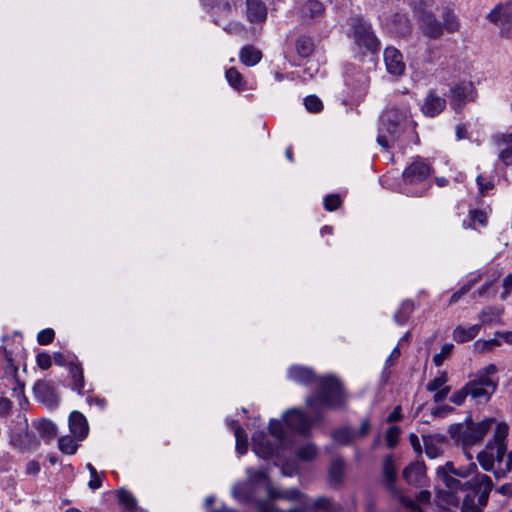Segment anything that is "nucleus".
<instances>
[{"label":"nucleus","mask_w":512,"mask_h":512,"mask_svg":"<svg viewBox=\"0 0 512 512\" xmlns=\"http://www.w3.org/2000/svg\"><path fill=\"white\" fill-rule=\"evenodd\" d=\"M436 478L445 489H436V499L441 506H458L460 497L458 491H463L464 482L446 469V463L436 469Z\"/></svg>","instance_id":"5"},{"label":"nucleus","mask_w":512,"mask_h":512,"mask_svg":"<svg viewBox=\"0 0 512 512\" xmlns=\"http://www.w3.org/2000/svg\"><path fill=\"white\" fill-rule=\"evenodd\" d=\"M36 362L39 368H41L42 370H47L52 365V357L50 354L42 352L37 355Z\"/></svg>","instance_id":"57"},{"label":"nucleus","mask_w":512,"mask_h":512,"mask_svg":"<svg viewBox=\"0 0 512 512\" xmlns=\"http://www.w3.org/2000/svg\"><path fill=\"white\" fill-rule=\"evenodd\" d=\"M383 57L386 70L390 75L400 77L405 73L406 65L403 61V55L398 49L387 47L384 50Z\"/></svg>","instance_id":"12"},{"label":"nucleus","mask_w":512,"mask_h":512,"mask_svg":"<svg viewBox=\"0 0 512 512\" xmlns=\"http://www.w3.org/2000/svg\"><path fill=\"white\" fill-rule=\"evenodd\" d=\"M69 373L73 381L72 388L79 394H83V388L85 384L83 369L79 364L71 363L69 365Z\"/></svg>","instance_id":"32"},{"label":"nucleus","mask_w":512,"mask_h":512,"mask_svg":"<svg viewBox=\"0 0 512 512\" xmlns=\"http://www.w3.org/2000/svg\"><path fill=\"white\" fill-rule=\"evenodd\" d=\"M498 157L506 166L511 165L512 164V148L503 149L499 153Z\"/></svg>","instance_id":"64"},{"label":"nucleus","mask_w":512,"mask_h":512,"mask_svg":"<svg viewBox=\"0 0 512 512\" xmlns=\"http://www.w3.org/2000/svg\"><path fill=\"white\" fill-rule=\"evenodd\" d=\"M295 48L300 57L307 58L315 50L314 41L310 36L301 35L296 39Z\"/></svg>","instance_id":"28"},{"label":"nucleus","mask_w":512,"mask_h":512,"mask_svg":"<svg viewBox=\"0 0 512 512\" xmlns=\"http://www.w3.org/2000/svg\"><path fill=\"white\" fill-rule=\"evenodd\" d=\"M58 447L62 453L72 455L76 453L78 449V444L72 437L62 436L58 440Z\"/></svg>","instance_id":"40"},{"label":"nucleus","mask_w":512,"mask_h":512,"mask_svg":"<svg viewBox=\"0 0 512 512\" xmlns=\"http://www.w3.org/2000/svg\"><path fill=\"white\" fill-rule=\"evenodd\" d=\"M247 474L251 482H263L267 479V475L263 471H256L252 468L247 469Z\"/></svg>","instance_id":"60"},{"label":"nucleus","mask_w":512,"mask_h":512,"mask_svg":"<svg viewBox=\"0 0 512 512\" xmlns=\"http://www.w3.org/2000/svg\"><path fill=\"white\" fill-rule=\"evenodd\" d=\"M400 428L398 426H390L385 433V439L389 448H394L398 443Z\"/></svg>","instance_id":"52"},{"label":"nucleus","mask_w":512,"mask_h":512,"mask_svg":"<svg viewBox=\"0 0 512 512\" xmlns=\"http://www.w3.org/2000/svg\"><path fill=\"white\" fill-rule=\"evenodd\" d=\"M481 194H485L493 189L494 183L491 180H486L483 176L479 175L476 179Z\"/></svg>","instance_id":"59"},{"label":"nucleus","mask_w":512,"mask_h":512,"mask_svg":"<svg viewBox=\"0 0 512 512\" xmlns=\"http://www.w3.org/2000/svg\"><path fill=\"white\" fill-rule=\"evenodd\" d=\"M494 487L491 478L479 473L478 471L464 482L463 491L470 490V494H475L476 497H481V500H488L489 495Z\"/></svg>","instance_id":"10"},{"label":"nucleus","mask_w":512,"mask_h":512,"mask_svg":"<svg viewBox=\"0 0 512 512\" xmlns=\"http://www.w3.org/2000/svg\"><path fill=\"white\" fill-rule=\"evenodd\" d=\"M509 432V426L506 422L496 423L493 437L487 443V450H491L494 453V463L497 466L503 464L504 459L507 456V436Z\"/></svg>","instance_id":"9"},{"label":"nucleus","mask_w":512,"mask_h":512,"mask_svg":"<svg viewBox=\"0 0 512 512\" xmlns=\"http://www.w3.org/2000/svg\"><path fill=\"white\" fill-rule=\"evenodd\" d=\"M469 395L468 389H466V385L459 391L455 392L451 397L450 401L456 405H461L465 401L466 397Z\"/></svg>","instance_id":"58"},{"label":"nucleus","mask_w":512,"mask_h":512,"mask_svg":"<svg viewBox=\"0 0 512 512\" xmlns=\"http://www.w3.org/2000/svg\"><path fill=\"white\" fill-rule=\"evenodd\" d=\"M346 402L347 395L339 379L326 376L319 381L317 391L306 399V405L314 410V416L310 418L302 410L290 409L284 415L285 423L290 429L306 436L314 424L324 419L323 414L317 411L318 406L329 409H345Z\"/></svg>","instance_id":"1"},{"label":"nucleus","mask_w":512,"mask_h":512,"mask_svg":"<svg viewBox=\"0 0 512 512\" xmlns=\"http://www.w3.org/2000/svg\"><path fill=\"white\" fill-rule=\"evenodd\" d=\"M480 328H481L480 324H475L468 328H464L463 326L459 325L453 330V333H452L453 339L457 343L468 342V341L474 339L478 335Z\"/></svg>","instance_id":"24"},{"label":"nucleus","mask_w":512,"mask_h":512,"mask_svg":"<svg viewBox=\"0 0 512 512\" xmlns=\"http://www.w3.org/2000/svg\"><path fill=\"white\" fill-rule=\"evenodd\" d=\"M304 105L311 113H318L323 109L322 101L315 95L307 96L304 99Z\"/></svg>","instance_id":"50"},{"label":"nucleus","mask_w":512,"mask_h":512,"mask_svg":"<svg viewBox=\"0 0 512 512\" xmlns=\"http://www.w3.org/2000/svg\"><path fill=\"white\" fill-rule=\"evenodd\" d=\"M486 19L499 27V36L510 39L512 37V4L510 2L498 3L487 15Z\"/></svg>","instance_id":"6"},{"label":"nucleus","mask_w":512,"mask_h":512,"mask_svg":"<svg viewBox=\"0 0 512 512\" xmlns=\"http://www.w3.org/2000/svg\"><path fill=\"white\" fill-rule=\"evenodd\" d=\"M10 443L20 452L35 450L40 445V441L37 439L36 435L30 432L27 428L19 433L13 434L11 436Z\"/></svg>","instance_id":"15"},{"label":"nucleus","mask_w":512,"mask_h":512,"mask_svg":"<svg viewBox=\"0 0 512 512\" xmlns=\"http://www.w3.org/2000/svg\"><path fill=\"white\" fill-rule=\"evenodd\" d=\"M34 427L40 436L46 438L47 440L53 439L57 434V426L52 421L47 419H41L34 422Z\"/></svg>","instance_id":"31"},{"label":"nucleus","mask_w":512,"mask_h":512,"mask_svg":"<svg viewBox=\"0 0 512 512\" xmlns=\"http://www.w3.org/2000/svg\"><path fill=\"white\" fill-rule=\"evenodd\" d=\"M331 435L335 442L348 445L355 439V430L349 426H344L334 430Z\"/></svg>","instance_id":"34"},{"label":"nucleus","mask_w":512,"mask_h":512,"mask_svg":"<svg viewBox=\"0 0 512 512\" xmlns=\"http://www.w3.org/2000/svg\"><path fill=\"white\" fill-rule=\"evenodd\" d=\"M477 98V90L471 81H461L450 89V105L456 113H461L467 102H474Z\"/></svg>","instance_id":"8"},{"label":"nucleus","mask_w":512,"mask_h":512,"mask_svg":"<svg viewBox=\"0 0 512 512\" xmlns=\"http://www.w3.org/2000/svg\"><path fill=\"white\" fill-rule=\"evenodd\" d=\"M404 480L412 486L423 487L427 483L426 466L424 462L416 461L409 464L402 472Z\"/></svg>","instance_id":"13"},{"label":"nucleus","mask_w":512,"mask_h":512,"mask_svg":"<svg viewBox=\"0 0 512 512\" xmlns=\"http://www.w3.org/2000/svg\"><path fill=\"white\" fill-rule=\"evenodd\" d=\"M477 460L486 471H491L494 467V453L491 450H487V447L478 453Z\"/></svg>","instance_id":"44"},{"label":"nucleus","mask_w":512,"mask_h":512,"mask_svg":"<svg viewBox=\"0 0 512 512\" xmlns=\"http://www.w3.org/2000/svg\"><path fill=\"white\" fill-rule=\"evenodd\" d=\"M345 463L342 458H335L332 460L329 469V480L333 484H338L342 481L344 476Z\"/></svg>","instance_id":"33"},{"label":"nucleus","mask_w":512,"mask_h":512,"mask_svg":"<svg viewBox=\"0 0 512 512\" xmlns=\"http://www.w3.org/2000/svg\"><path fill=\"white\" fill-rule=\"evenodd\" d=\"M247 18L252 23L264 22L267 18L266 5L261 0H246Z\"/></svg>","instance_id":"20"},{"label":"nucleus","mask_w":512,"mask_h":512,"mask_svg":"<svg viewBox=\"0 0 512 512\" xmlns=\"http://www.w3.org/2000/svg\"><path fill=\"white\" fill-rule=\"evenodd\" d=\"M466 389H468V393L472 398L485 402H487L492 396V394L495 392L492 389L480 386L479 384L473 381H469L466 384Z\"/></svg>","instance_id":"29"},{"label":"nucleus","mask_w":512,"mask_h":512,"mask_svg":"<svg viewBox=\"0 0 512 512\" xmlns=\"http://www.w3.org/2000/svg\"><path fill=\"white\" fill-rule=\"evenodd\" d=\"M454 345L452 343H445L439 353L433 356V363L439 367L451 355Z\"/></svg>","instance_id":"46"},{"label":"nucleus","mask_w":512,"mask_h":512,"mask_svg":"<svg viewBox=\"0 0 512 512\" xmlns=\"http://www.w3.org/2000/svg\"><path fill=\"white\" fill-rule=\"evenodd\" d=\"M234 435L236 438V450L239 454H245L248 449L247 435L243 428L236 425L234 428Z\"/></svg>","instance_id":"39"},{"label":"nucleus","mask_w":512,"mask_h":512,"mask_svg":"<svg viewBox=\"0 0 512 512\" xmlns=\"http://www.w3.org/2000/svg\"><path fill=\"white\" fill-rule=\"evenodd\" d=\"M398 475L397 461L392 454L384 457L381 467L382 485L388 491L393 499L399 501L409 512H424L416 502L403 495L401 490L396 486Z\"/></svg>","instance_id":"4"},{"label":"nucleus","mask_w":512,"mask_h":512,"mask_svg":"<svg viewBox=\"0 0 512 512\" xmlns=\"http://www.w3.org/2000/svg\"><path fill=\"white\" fill-rule=\"evenodd\" d=\"M353 37L359 47L375 52L379 48V41L372 31L370 23L360 17L351 19Z\"/></svg>","instance_id":"7"},{"label":"nucleus","mask_w":512,"mask_h":512,"mask_svg":"<svg viewBox=\"0 0 512 512\" xmlns=\"http://www.w3.org/2000/svg\"><path fill=\"white\" fill-rule=\"evenodd\" d=\"M512 471V452H509L506 458L503 461V464L497 466L495 470H493L494 476L497 479L505 478Z\"/></svg>","instance_id":"45"},{"label":"nucleus","mask_w":512,"mask_h":512,"mask_svg":"<svg viewBox=\"0 0 512 512\" xmlns=\"http://www.w3.org/2000/svg\"><path fill=\"white\" fill-rule=\"evenodd\" d=\"M370 427H371V424L368 419H365L364 421H362L360 429L358 431H355V439L365 437L368 434V432L370 431Z\"/></svg>","instance_id":"63"},{"label":"nucleus","mask_w":512,"mask_h":512,"mask_svg":"<svg viewBox=\"0 0 512 512\" xmlns=\"http://www.w3.org/2000/svg\"><path fill=\"white\" fill-rule=\"evenodd\" d=\"M239 57L246 66H254L261 60L262 53L256 47L247 45L241 49Z\"/></svg>","instance_id":"26"},{"label":"nucleus","mask_w":512,"mask_h":512,"mask_svg":"<svg viewBox=\"0 0 512 512\" xmlns=\"http://www.w3.org/2000/svg\"><path fill=\"white\" fill-rule=\"evenodd\" d=\"M267 495L270 499H286L295 502H302V499L304 498V494L296 488L278 489L271 485L267 486Z\"/></svg>","instance_id":"21"},{"label":"nucleus","mask_w":512,"mask_h":512,"mask_svg":"<svg viewBox=\"0 0 512 512\" xmlns=\"http://www.w3.org/2000/svg\"><path fill=\"white\" fill-rule=\"evenodd\" d=\"M69 429L76 440H84L89 431L85 416L78 411H73L69 416Z\"/></svg>","instance_id":"16"},{"label":"nucleus","mask_w":512,"mask_h":512,"mask_svg":"<svg viewBox=\"0 0 512 512\" xmlns=\"http://www.w3.org/2000/svg\"><path fill=\"white\" fill-rule=\"evenodd\" d=\"M419 27L423 34L431 39L442 36V25L437 20L434 12H425L417 15Z\"/></svg>","instance_id":"14"},{"label":"nucleus","mask_w":512,"mask_h":512,"mask_svg":"<svg viewBox=\"0 0 512 512\" xmlns=\"http://www.w3.org/2000/svg\"><path fill=\"white\" fill-rule=\"evenodd\" d=\"M119 503L124 507L123 512H143L138 506L135 497L126 489L118 491Z\"/></svg>","instance_id":"30"},{"label":"nucleus","mask_w":512,"mask_h":512,"mask_svg":"<svg viewBox=\"0 0 512 512\" xmlns=\"http://www.w3.org/2000/svg\"><path fill=\"white\" fill-rule=\"evenodd\" d=\"M35 396L42 402L51 404L56 402V394L50 382L40 380L33 387Z\"/></svg>","instance_id":"23"},{"label":"nucleus","mask_w":512,"mask_h":512,"mask_svg":"<svg viewBox=\"0 0 512 512\" xmlns=\"http://www.w3.org/2000/svg\"><path fill=\"white\" fill-rule=\"evenodd\" d=\"M500 344L501 342L498 339H479L474 342L473 348L477 353H487L493 351L496 347L500 346Z\"/></svg>","instance_id":"38"},{"label":"nucleus","mask_w":512,"mask_h":512,"mask_svg":"<svg viewBox=\"0 0 512 512\" xmlns=\"http://www.w3.org/2000/svg\"><path fill=\"white\" fill-rule=\"evenodd\" d=\"M55 333L53 329H44L41 330L37 335V341L40 345H48L54 339Z\"/></svg>","instance_id":"56"},{"label":"nucleus","mask_w":512,"mask_h":512,"mask_svg":"<svg viewBox=\"0 0 512 512\" xmlns=\"http://www.w3.org/2000/svg\"><path fill=\"white\" fill-rule=\"evenodd\" d=\"M341 204V199L338 194H330L324 198V207L328 211L336 210Z\"/></svg>","instance_id":"55"},{"label":"nucleus","mask_w":512,"mask_h":512,"mask_svg":"<svg viewBox=\"0 0 512 512\" xmlns=\"http://www.w3.org/2000/svg\"><path fill=\"white\" fill-rule=\"evenodd\" d=\"M501 315V311L495 307H486L479 314L480 325H489L495 321H498Z\"/></svg>","instance_id":"37"},{"label":"nucleus","mask_w":512,"mask_h":512,"mask_svg":"<svg viewBox=\"0 0 512 512\" xmlns=\"http://www.w3.org/2000/svg\"><path fill=\"white\" fill-rule=\"evenodd\" d=\"M494 423V418H486L477 423L467 419L464 423L451 425L448 431L451 438L466 448L480 442Z\"/></svg>","instance_id":"3"},{"label":"nucleus","mask_w":512,"mask_h":512,"mask_svg":"<svg viewBox=\"0 0 512 512\" xmlns=\"http://www.w3.org/2000/svg\"><path fill=\"white\" fill-rule=\"evenodd\" d=\"M12 408V402L6 397H0V416H7Z\"/></svg>","instance_id":"61"},{"label":"nucleus","mask_w":512,"mask_h":512,"mask_svg":"<svg viewBox=\"0 0 512 512\" xmlns=\"http://www.w3.org/2000/svg\"><path fill=\"white\" fill-rule=\"evenodd\" d=\"M318 453V449L315 444L309 443L302 447H300L296 455L300 460L303 461H311L316 458Z\"/></svg>","instance_id":"41"},{"label":"nucleus","mask_w":512,"mask_h":512,"mask_svg":"<svg viewBox=\"0 0 512 512\" xmlns=\"http://www.w3.org/2000/svg\"><path fill=\"white\" fill-rule=\"evenodd\" d=\"M431 174V167L424 160L418 158L403 171V181L407 184L422 182Z\"/></svg>","instance_id":"11"},{"label":"nucleus","mask_w":512,"mask_h":512,"mask_svg":"<svg viewBox=\"0 0 512 512\" xmlns=\"http://www.w3.org/2000/svg\"><path fill=\"white\" fill-rule=\"evenodd\" d=\"M442 18H443V23H441L442 31L446 30L448 33H454L459 30V27H460L459 20L451 9L446 8L443 11Z\"/></svg>","instance_id":"35"},{"label":"nucleus","mask_w":512,"mask_h":512,"mask_svg":"<svg viewBox=\"0 0 512 512\" xmlns=\"http://www.w3.org/2000/svg\"><path fill=\"white\" fill-rule=\"evenodd\" d=\"M253 451L261 458H269L274 454V444L268 439L267 435L260 431L252 436Z\"/></svg>","instance_id":"18"},{"label":"nucleus","mask_w":512,"mask_h":512,"mask_svg":"<svg viewBox=\"0 0 512 512\" xmlns=\"http://www.w3.org/2000/svg\"><path fill=\"white\" fill-rule=\"evenodd\" d=\"M446 469L450 473L456 475L460 480L461 479L468 480L472 475H474L477 472L478 467L474 462H472L466 466H461V467L456 468L452 461H447Z\"/></svg>","instance_id":"27"},{"label":"nucleus","mask_w":512,"mask_h":512,"mask_svg":"<svg viewBox=\"0 0 512 512\" xmlns=\"http://www.w3.org/2000/svg\"><path fill=\"white\" fill-rule=\"evenodd\" d=\"M86 468L89 470L90 476H91V479L88 482L89 488L92 490H96V489L100 488L102 485V480L99 477L98 472L95 469V467L91 463H88L86 465Z\"/></svg>","instance_id":"54"},{"label":"nucleus","mask_w":512,"mask_h":512,"mask_svg":"<svg viewBox=\"0 0 512 512\" xmlns=\"http://www.w3.org/2000/svg\"><path fill=\"white\" fill-rule=\"evenodd\" d=\"M412 311L413 303L410 301L403 302L399 310L394 315L395 322L399 325H403L408 320Z\"/></svg>","instance_id":"42"},{"label":"nucleus","mask_w":512,"mask_h":512,"mask_svg":"<svg viewBox=\"0 0 512 512\" xmlns=\"http://www.w3.org/2000/svg\"><path fill=\"white\" fill-rule=\"evenodd\" d=\"M269 433L277 440L281 441L284 438L285 432L281 421L272 419L269 423Z\"/></svg>","instance_id":"53"},{"label":"nucleus","mask_w":512,"mask_h":512,"mask_svg":"<svg viewBox=\"0 0 512 512\" xmlns=\"http://www.w3.org/2000/svg\"><path fill=\"white\" fill-rule=\"evenodd\" d=\"M472 381L479 384L480 386H484L488 389H492L493 391H496L497 386H498L497 380H494L492 377L485 375L481 371H479L477 373L476 378Z\"/></svg>","instance_id":"48"},{"label":"nucleus","mask_w":512,"mask_h":512,"mask_svg":"<svg viewBox=\"0 0 512 512\" xmlns=\"http://www.w3.org/2000/svg\"><path fill=\"white\" fill-rule=\"evenodd\" d=\"M448 381V376L445 371L439 372L438 376L431 380L427 386L426 389L430 392H434L439 390L444 386V384Z\"/></svg>","instance_id":"51"},{"label":"nucleus","mask_w":512,"mask_h":512,"mask_svg":"<svg viewBox=\"0 0 512 512\" xmlns=\"http://www.w3.org/2000/svg\"><path fill=\"white\" fill-rule=\"evenodd\" d=\"M288 378L296 383L309 385L314 382L319 384L321 378L317 379L314 371L303 366H292L288 370ZM324 377H322L323 379Z\"/></svg>","instance_id":"19"},{"label":"nucleus","mask_w":512,"mask_h":512,"mask_svg":"<svg viewBox=\"0 0 512 512\" xmlns=\"http://www.w3.org/2000/svg\"><path fill=\"white\" fill-rule=\"evenodd\" d=\"M274 499H256L254 500V508L257 512H277L278 508L272 503Z\"/></svg>","instance_id":"47"},{"label":"nucleus","mask_w":512,"mask_h":512,"mask_svg":"<svg viewBox=\"0 0 512 512\" xmlns=\"http://www.w3.org/2000/svg\"><path fill=\"white\" fill-rule=\"evenodd\" d=\"M232 495L240 503H248L252 498L249 485L245 483L236 484L232 489Z\"/></svg>","instance_id":"36"},{"label":"nucleus","mask_w":512,"mask_h":512,"mask_svg":"<svg viewBox=\"0 0 512 512\" xmlns=\"http://www.w3.org/2000/svg\"><path fill=\"white\" fill-rule=\"evenodd\" d=\"M471 218L473 221H477L478 223H480L481 225H486L487 223V215L484 211H481V210H474V211H471Z\"/></svg>","instance_id":"62"},{"label":"nucleus","mask_w":512,"mask_h":512,"mask_svg":"<svg viewBox=\"0 0 512 512\" xmlns=\"http://www.w3.org/2000/svg\"><path fill=\"white\" fill-rule=\"evenodd\" d=\"M228 83L237 90L244 89V81L242 75L235 69L229 68L225 73Z\"/></svg>","instance_id":"43"},{"label":"nucleus","mask_w":512,"mask_h":512,"mask_svg":"<svg viewBox=\"0 0 512 512\" xmlns=\"http://www.w3.org/2000/svg\"><path fill=\"white\" fill-rule=\"evenodd\" d=\"M446 107V100L430 91L422 104L421 110L424 115L428 117H435L439 115Z\"/></svg>","instance_id":"17"},{"label":"nucleus","mask_w":512,"mask_h":512,"mask_svg":"<svg viewBox=\"0 0 512 512\" xmlns=\"http://www.w3.org/2000/svg\"><path fill=\"white\" fill-rule=\"evenodd\" d=\"M411 112L408 105H392L380 116L377 142L385 149L400 141L410 123Z\"/></svg>","instance_id":"2"},{"label":"nucleus","mask_w":512,"mask_h":512,"mask_svg":"<svg viewBox=\"0 0 512 512\" xmlns=\"http://www.w3.org/2000/svg\"><path fill=\"white\" fill-rule=\"evenodd\" d=\"M488 500H481L475 494H466L461 505V512H483Z\"/></svg>","instance_id":"25"},{"label":"nucleus","mask_w":512,"mask_h":512,"mask_svg":"<svg viewBox=\"0 0 512 512\" xmlns=\"http://www.w3.org/2000/svg\"><path fill=\"white\" fill-rule=\"evenodd\" d=\"M425 454L431 458H437L442 454V450L434 443L431 437H424Z\"/></svg>","instance_id":"49"},{"label":"nucleus","mask_w":512,"mask_h":512,"mask_svg":"<svg viewBox=\"0 0 512 512\" xmlns=\"http://www.w3.org/2000/svg\"><path fill=\"white\" fill-rule=\"evenodd\" d=\"M299 13L302 18H319L325 13V6L319 0H304L300 5Z\"/></svg>","instance_id":"22"}]
</instances>
